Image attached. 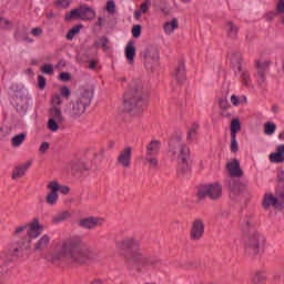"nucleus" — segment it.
Segmentation results:
<instances>
[{"mask_svg": "<svg viewBox=\"0 0 284 284\" xmlns=\"http://www.w3.org/2000/svg\"><path fill=\"white\" fill-rule=\"evenodd\" d=\"M143 87L136 84L130 88V90L124 94V110L125 112L139 114L143 112Z\"/></svg>", "mask_w": 284, "mask_h": 284, "instance_id": "3", "label": "nucleus"}, {"mask_svg": "<svg viewBox=\"0 0 284 284\" xmlns=\"http://www.w3.org/2000/svg\"><path fill=\"white\" fill-rule=\"evenodd\" d=\"M72 19H81V11L80 8L71 10L69 13L65 14V21H72Z\"/></svg>", "mask_w": 284, "mask_h": 284, "instance_id": "36", "label": "nucleus"}, {"mask_svg": "<svg viewBox=\"0 0 284 284\" xmlns=\"http://www.w3.org/2000/svg\"><path fill=\"white\" fill-rule=\"evenodd\" d=\"M241 230L244 235L257 233L256 231V221L254 220V215H246L241 221Z\"/></svg>", "mask_w": 284, "mask_h": 284, "instance_id": "17", "label": "nucleus"}, {"mask_svg": "<svg viewBox=\"0 0 284 284\" xmlns=\"http://www.w3.org/2000/svg\"><path fill=\"white\" fill-rule=\"evenodd\" d=\"M124 54L129 63L132 65L134 63V57H136V47H134L133 41H129L125 49Z\"/></svg>", "mask_w": 284, "mask_h": 284, "instance_id": "25", "label": "nucleus"}, {"mask_svg": "<svg viewBox=\"0 0 284 284\" xmlns=\"http://www.w3.org/2000/svg\"><path fill=\"white\" fill-rule=\"evenodd\" d=\"M97 17V12L88 6L80 7V20L81 21H92Z\"/></svg>", "mask_w": 284, "mask_h": 284, "instance_id": "24", "label": "nucleus"}, {"mask_svg": "<svg viewBox=\"0 0 284 284\" xmlns=\"http://www.w3.org/2000/svg\"><path fill=\"white\" fill-rule=\"evenodd\" d=\"M176 28H179V20L176 18H173L171 22L164 23V32L166 34H172Z\"/></svg>", "mask_w": 284, "mask_h": 284, "instance_id": "31", "label": "nucleus"}, {"mask_svg": "<svg viewBox=\"0 0 284 284\" xmlns=\"http://www.w3.org/2000/svg\"><path fill=\"white\" fill-rule=\"evenodd\" d=\"M13 23L12 21L0 17V30H12Z\"/></svg>", "mask_w": 284, "mask_h": 284, "instance_id": "43", "label": "nucleus"}, {"mask_svg": "<svg viewBox=\"0 0 284 284\" xmlns=\"http://www.w3.org/2000/svg\"><path fill=\"white\" fill-rule=\"evenodd\" d=\"M284 278V268H280L273 273L272 283H281Z\"/></svg>", "mask_w": 284, "mask_h": 284, "instance_id": "42", "label": "nucleus"}, {"mask_svg": "<svg viewBox=\"0 0 284 284\" xmlns=\"http://www.w3.org/2000/svg\"><path fill=\"white\" fill-rule=\"evenodd\" d=\"M27 243H28L27 245H26V242H22L21 245L10 244L8 250L2 252L1 258H3L4 261H12L14 256H17V254L19 253V250H23V247L24 250H28V247H30V240H28Z\"/></svg>", "mask_w": 284, "mask_h": 284, "instance_id": "15", "label": "nucleus"}, {"mask_svg": "<svg viewBox=\"0 0 284 284\" xmlns=\"http://www.w3.org/2000/svg\"><path fill=\"white\" fill-rule=\"evenodd\" d=\"M58 192L61 194H70V186L59 184Z\"/></svg>", "mask_w": 284, "mask_h": 284, "instance_id": "59", "label": "nucleus"}, {"mask_svg": "<svg viewBox=\"0 0 284 284\" xmlns=\"http://www.w3.org/2000/svg\"><path fill=\"white\" fill-rule=\"evenodd\" d=\"M275 153L280 154L281 156H284V144L278 145V146L276 148Z\"/></svg>", "mask_w": 284, "mask_h": 284, "instance_id": "64", "label": "nucleus"}, {"mask_svg": "<svg viewBox=\"0 0 284 284\" xmlns=\"http://www.w3.org/2000/svg\"><path fill=\"white\" fill-rule=\"evenodd\" d=\"M190 146L187 144H181L178 150V164L182 168L183 172L190 170Z\"/></svg>", "mask_w": 284, "mask_h": 284, "instance_id": "11", "label": "nucleus"}, {"mask_svg": "<svg viewBox=\"0 0 284 284\" xmlns=\"http://www.w3.org/2000/svg\"><path fill=\"white\" fill-rule=\"evenodd\" d=\"M276 11L280 13L284 12V0L278 1V3L276 4Z\"/></svg>", "mask_w": 284, "mask_h": 284, "instance_id": "63", "label": "nucleus"}, {"mask_svg": "<svg viewBox=\"0 0 284 284\" xmlns=\"http://www.w3.org/2000/svg\"><path fill=\"white\" fill-rule=\"evenodd\" d=\"M274 132H276V124L272 122L264 123V134H266L267 136H272Z\"/></svg>", "mask_w": 284, "mask_h": 284, "instance_id": "38", "label": "nucleus"}, {"mask_svg": "<svg viewBox=\"0 0 284 284\" xmlns=\"http://www.w3.org/2000/svg\"><path fill=\"white\" fill-rule=\"evenodd\" d=\"M52 108H59L63 101L61 100V94H54L51 98Z\"/></svg>", "mask_w": 284, "mask_h": 284, "instance_id": "49", "label": "nucleus"}, {"mask_svg": "<svg viewBox=\"0 0 284 284\" xmlns=\"http://www.w3.org/2000/svg\"><path fill=\"white\" fill-rule=\"evenodd\" d=\"M230 61L232 65H236L239 72L243 70V67H241V63H243V55H241V53H239L237 51L231 52Z\"/></svg>", "mask_w": 284, "mask_h": 284, "instance_id": "28", "label": "nucleus"}, {"mask_svg": "<svg viewBox=\"0 0 284 284\" xmlns=\"http://www.w3.org/2000/svg\"><path fill=\"white\" fill-rule=\"evenodd\" d=\"M49 150H50V143L49 142H43L39 148L40 154H45V152H48Z\"/></svg>", "mask_w": 284, "mask_h": 284, "instance_id": "56", "label": "nucleus"}, {"mask_svg": "<svg viewBox=\"0 0 284 284\" xmlns=\"http://www.w3.org/2000/svg\"><path fill=\"white\" fill-rule=\"evenodd\" d=\"M70 219V212L62 211L52 217L53 223H63V221H68Z\"/></svg>", "mask_w": 284, "mask_h": 284, "instance_id": "34", "label": "nucleus"}, {"mask_svg": "<svg viewBox=\"0 0 284 284\" xmlns=\"http://www.w3.org/2000/svg\"><path fill=\"white\" fill-rule=\"evenodd\" d=\"M267 277L263 272H257L252 280V284H265Z\"/></svg>", "mask_w": 284, "mask_h": 284, "instance_id": "40", "label": "nucleus"}, {"mask_svg": "<svg viewBox=\"0 0 284 284\" xmlns=\"http://www.w3.org/2000/svg\"><path fill=\"white\" fill-rule=\"evenodd\" d=\"M31 165H32V160H29L26 162V164H20L16 166L13 169L11 179H13V181H17V179H21V176H26V172L30 170Z\"/></svg>", "mask_w": 284, "mask_h": 284, "instance_id": "21", "label": "nucleus"}, {"mask_svg": "<svg viewBox=\"0 0 284 284\" xmlns=\"http://www.w3.org/2000/svg\"><path fill=\"white\" fill-rule=\"evenodd\" d=\"M94 260V253L85 245L83 237L74 235L64 240L59 252L53 254V261H69L74 265H85Z\"/></svg>", "mask_w": 284, "mask_h": 284, "instance_id": "1", "label": "nucleus"}, {"mask_svg": "<svg viewBox=\"0 0 284 284\" xmlns=\"http://www.w3.org/2000/svg\"><path fill=\"white\" fill-rule=\"evenodd\" d=\"M272 62H270L268 60H257L255 61V67H256V70H257V84L260 87H263L265 84V81H266V78H265V74L270 68V64Z\"/></svg>", "mask_w": 284, "mask_h": 284, "instance_id": "16", "label": "nucleus"}, {"mask_svg": "<svg viewBox=\"0 0 284 284\" xmlns=\"http://www.w3.org/2000/svg\"><path fill=\"white\" fill-rule=\"evenodd\" d=\"M28 133H19L11 139L12 148H21L23 141H26Z\"/></svg>", "mask_w": 284, "mask_h": 284, "instance_id": "30", "label": "nucleus"}, {"mask_svg": "<svg viewBox=\"0 0 284 284\" xmlns=\"http://www.w3.org/2000/svg\"><path fill=\"white\" fill-rule=\"evenodd\" d=\"M231 103L235 106H239V105H241V100H239V97L233 94V95H231Z\"/></svg>", "mask_w": 284, "mask_h": 284, "instance_id": "62", "label": "nucleus"}, {"mask_svg": "<svg viewBox=\"0 0 284 284\" xmlns=\"http://www.w3.org/2000/svg\"><path fill=\"white\" fill-rule=\"evenodd\" d=\"M108 43H110V39L108 37L102 36L99 41H95V45H101L102 50L108 51L110 50V47H108Z\"/></svg>", "mask_w": 284, "mask_h": 284, "instance_id": "44", "label": "nucleus"}, {"mask_svg": "<svg viewBox=\"0 0 284 284\" xmlns=\"http://www.w3.org/2000/svg\"><path fill=\"white\" fill-rule=\"evenodd\" d=\"M78 225L82 230H97V227H103L105 225V219L101 216H88L80 219Z\"/></svg>", "mask_w": 284, "mask_h": 284, "instance_id": "9", "label": "nucleus"}, {"mask_svg": "<svg viewBox=\"0 0 284 284\" xmlns=\"http://www.w3.org/2000/svg\"><path fill=\"white\" fill-rule=\"evenodd\" d=\"M161 152V142L158 140H152L148 145H146V153L145 155L148 156H156Z\"/></svg>", "mask_w": 284, "mask_h": 284, "instance_id": "26", "label": "nucleus"}, {"mask_svg": "<svg viewBox=\"0 0 284 284\" xmlns=\"http://www.w3.org/2000/svg\"><path fill=\"white\" fill-rule=\"evenodd\" d=\"M24 232H27V236L29 239H39V236H41V234L43 233V225H40L39 219H33V221L29 224H23L16 227L13 231V235L21 236V234H23Z\"/></svg>", "mask_w": 284, "mask_h": 284, "instance_id": "7", "label": "nucleus"}, {"mask_svg": "<svg viewBox=\"0 0 284 284\" xmlns=\"http://www.w3.org/2000/svg\"><path fill=\"white\" fill-rule=\"evenodd\" d=\"M105 10L111 17H114V14H116V2H114V0L106 1Z\"/></svg>", "mask_w": 284, "mask_h": 284, "instance_id": "39", "label": "nucleus"}, {"mask_svg": "<svg viewBox=\"0 0 284 284\" xmlns=\"http://www.w3.org/2000/svg\"><path fill=\"white\" fill-rule=\"evenodd\" d=\"M150 6H152V2L150 0H145L141 6H140V11L142 14H145L148 10H150Z\"/></svg>", "mask_w": 284, "mask_h": 284, "instance_id": "52", "label": "nucleus"}, {"mask_svg": "<svg viewBox=\"0 0 284 284\" xmlns=\"http://www.w3.org/2000/svg\"><path fill=\"white\" fill-rule=\"evenodd\" d=\"M70 94H72V91H70L68 87H62L60 89V97H63L64 99H70Z\"/></svg>", "mask_w": 284, "mask_h": 284, "instance_id": "53", "label": "nucleus"}, {"mask_svg": "<svg viewBox=\"0 0 284 284\" xmlns=\"http://www.w3.org/2000/svg\"><path fill=\"white\" fill-rule=\"evenodd\" d=\"M69 168H70L71 174L78 178L83 176L85 172H90V165L85 163V161L83 160H72L69 163Z\"/></svg>", "mask_w": 284, "mask_h": 284, "instance_id": "12", "label": "nucleus"}, {"mask_svg": "<svg viewBox=\"0 0 284 284\" xmlns=\"http://www.w3.org/2000/svg\"><path fill=\"white\" fill-rule=\"evenodd\" d=\"M42 74H54V65L47 63L40 68Z\"/></svg>", "mask_w": 284, "mask_h": 284, "instance_id": "47", "label": "nucleus"}, {"mask_svg": "<svg viewBox=\"0 0 284 284\" xmlns=\"http://www.w3.org/2000/svg\"><path fill=\"white\" fill-rule=\"evenodd\" d=\"M205 234V223L201 217L195 219L190 229L191 241H201Z\"/></svg>", "mask_w": 284, "mask_h": 284, "instance_id": "10", "label": "nucleus"}, {"mask_svg": "<svg viewBox=\"0 0 284 284\" xmlns=\"http://www.w3.org/2000/svg\"><path fill=\"white\" fill-rule=\"evenodd\" d=\"M141 30H142L141 24L133 26L131 32H132L134 39H139V37H141Z\"/></svg>", "mask_w": 284, "mask_h": 284, "instance_id": "51", "label": "nucleus"}, {"mask_svg": "<svg viewBox=\"0 0 284 284\" xmlns=\"http://www.w3.org/2000/svg\"><path fill=\"white\" fill-rule=\"evenodd\" d=\"M199 199H211V201H219L223 196V186L219 183L204 185L197 190Z\"/></svg>", "mask_w": 284, "mask_h": 284, "instance_id": "8", "label": "nucleus"}, {"mask_svg": "<svg viewBox=\"0 0 284 284\" xmlns=\"http://www.w3.org/2000/svg\"><path fill=\"white\" fill-rule=\"evenodd\" d=\"M50 243V235L44 234L36 244L34 250L36 252H39L41 250H45Z\"/></svg>", "mask_w": 284, "mask_h": 284, "instance_id": "29", "label": "nucleus"}, {"mask_svg": "<svg viewBox=\"0 0 284 284\" xmlns=\"http://www.w3.org/2000/svg\"><path fill=\"white\" fill-rule=\"evenodd\" d=\"M142 161L144 165H149V170H156V168H159V159H156V155L142 156Z\"/></svg>", "mask_w": 284, "mask_h": 284, "instance_id": "27", "label": "nucleus"}, {"mask_svg": "<svg viewBox=\"0 0 284 284\" xmlns=\"http://www.w3.org/2000/svg\"><path fill=\"white\" fill-rule=\"evenodd\" d=\"M50 114L52 116L51 119H54L55 121H58V123H63V112L61 111V109H59V106H52L50 110Z\"/></svg>", "mask_w": 284, "mask_h": 284, "instance_id": "32", "label": "nucleus"}, {"mask_svg": "<svg viewBox=\"0 0 284 284\" xmlns=\"http://www.w3.org/2000/svg\"><path fill=\"white\" fill-rule=\"evenodd\" d=\"M81 28H83V24H77L72 29H70L67 33L68 41H72V39H74V37H77L79 32H81Z\"/></svg>", "mask_w": 284, "mask_h": 284, "instance_id": "35", "label": "nucleus"}, {"mask_svg": "<svg viewBox=\"0 0 284 284\" xmlns=\"http://www.w3.org/2000/svg\"><path fill=\"white\" fill-rule=\"evenodd\" d=\"M92 99H94V89L83 90L80 97L75 101L71 102L69 116L71 119H80V116H83V114H85V110L90 108Z\"/></svg>", "mask_w": 284, "mask_h": 284, "instance_id": "4", "label": "nucleus"}, {"mask_svg": "<svg viewBox=\"0 0 284 284\" xmlns=\"http://www.w3.org/2000/svg\"><path fill=\"white\" fill-rule=\"evenodd\" d=\"M59 123H63V122H59L55 119H49L48 121V128L51 132H58L59 131Z\"/></svg>", "mask_w": 284, "mask_h": 284, "instance_id": "45", "label": "nucleus"}, {"mask_svg": "<svg viewBox=\"0 0 284 284\" xmlns=\"http://www.w3.org/2000/svg\"><path fill=\"white\" fill-rule=\"evenodd\" d=\"M45 83H47L45 77L38 75V88H39V90H45Z\"/></svg>", "mask_w": 284, "mask_h": 284, "instance_id": "54", "label": "nucleus"}, {"mask_svg": "<svg viewBox=\"0 0 284 284\" xmlns=\"http://www.w3.org/2000/svg\"><path fill=\"white\" fill-rule=\"evenodd\" d=\"M58 8H70V2L68 0H57Z\"/></svg>", "mask_w": 284, "mask_h": 284, "instance_id": "58", "label": "nucleus"}, {"mask_svg": "<svg viewBox=\"0 0 284 284\" xmlns=\"http://www.w3.org/2000/svg\"><path fill=\"white\" fill-rule=\"evenodd\" d=\"M105 23H108V20L105 19V17L98 18L97 26H99V28H103V26H105Z\"/></svg>", "mask_w": 284, "mask_h": 284, "instance_id": "61", "label": "nucleus"}, {"mask_svg": "<svg viewBox=\"0 0 284 284\" xmlns=\"http://www.w3.org/2000/svg\"><path fill=\"white\" fill-rule=\"evenodd\" d=\"M224 30L229 39L236 41L239 39V26H236L233 21H227L224 26Z\"/></svg>", "mask_w": 284, "mask_h": 284, "instance_id": "23", "label": "nucleus"}, {"mask_svg": "<svg viewBox=\"0 0 284 284\" xmlns=\"http://www.w3.org/2000/svg\"><path fill=\"white\" fill-rule=\"evenodd\" d=\"M226 170L233 179L243 178V170L241 169V162L237 159H233L231 162L226 163Z\"/></svg>", "mask_w": 284, "mask_h": 284, "instance_id": "18", "label": "nucleus"}, {"mask_svg": "<svg viewBox=\"0 0 284 284\" xmlns=\"http://www.w3.org/2000/svg\"><path fill=\"white\" fill-rule=\"evenodd\" d=\"M196 130H199V124H193L189 131H187V136H186V141H194V139H196Z\"/></svg>", "mask_w": 284, "mask_h": 284, "instance_id": "41", "label": "nucleus"}, {"mask_svg": "<svg viewBox=\"0 0 284 284\" xmlns=\"http://www.w3.org/2000/svg\"><path fill=\"white\" fill-rule=\"evenodd\" d=\"M141 59H143L144 68L148 72H154L159 68V49L154 45H148L140 52Z\"/></svg>", "mask_w": 284, "mask_h": 284, "instance_id": "5", "label": "nucleus"}, {"mask_svg": "<svg viewBox=\"0 0 284 284\" xmlns=\"http://www.w3.org/2000/svg\"><path fill=\"white\" fill-rule=\"evenodd\" d=\"M271 163H284V156L280 153L273 152L270 154Z\"/></svg>", "mask_w": 284, "mask_h": 284, "instance_id": "46", "label": "nucleus"}, {"mask_svg": "<svg viewBox=\"0 0 284 284\" xmlns=\"http://www.w3.org/2000/svg\"><path fill=\"white\" fill-rule=\"evenodd\" d=\"M118 165H121L124 170H130L132 166V146H125L120 151L118 159Z\"/></svg>", "mask_w": 284, "mask_h": 284, "instance_id": "13", "label": "nucleus"}, {"mask_svg": "<svg viewBox=\"0 0 284 284\" xmlns=\"http://www.w3.org/2000/svg\"><path fill=\"white\" fill-rule=\"evenodd\" d=\"M30 101V95L28 93H21L17 95V105L22 108H28Z\"/></svg>", "mask_w": 284, "mask_h": 284, "instance_id": "33", "label": "nucleus"}, {"mask_svg": "<svg viewBox=\"0 0 284 284\" xmlns=\"http://www.w3.org/2000/svg\"><path fill=\"white\" fill-rule=\"evenodd\" d=\"M241 130V121L239 119H234L231 122V136H236V133Z\"/></svg>", "mask_w": 284, "mask_h": 284, "instance_id": "37", "label": "nucleus"}, {"mask_svg": "<svg viewBox=\"0 0 284 284\" xmlns=\"http://www.w3.org/2000/svg\"><path fill=\"white\" fill-rule=\"evenodd\" d=\"M47 190L50 191L45 196L47 205H50V206L57 205V203H59V182L57 181L49 182V184L47 185Z\"/></svg>", "mask_w": 284, "mask_h": 284, "instance_id": "14", "label": "nucleus"}, {"mask_svg": "<svg viewBox=\"0 0 284 284\" xmlns=\"http://www.w3.org/2000/svg\"><path fill=\"white\" fill-rule=\"evenodd\" d=\"M116 247L121 250V254L129 263H135L146 270H156L161 267L163 261L154 255L143 254L141 241L134 236H125L116 243Z\"/></svg>", "mask_w": 284, "mask_h": 284, "instance_id": "2", "label": "nucleus"}, {"mask_svg": "<svg viewBox=\"0 0 284 284\" xmlns=\"http://www.w3.org/2000/svg\"><path fill=\"white\" fill-rule=\"evenodd\" d=\"M172 77L176 83L185 82V62H179L178 67L172 72Z\"/></svg>", "mask_w": 284, "mask_h": 284, "instance_id": "22", "label": "nucleus"}, {"mask_svg": "<svg viewBox=\"0 0 284 284\" xmlns=\"http://www.w3.org/2000/svg\"><path fill=\"white\" fill-rule=\"evenodd\" d=\"M31 34H33V37H41L43 34V29H41V28H33L31 30Z\"/></svg>", "mask_w": 284, "mask_h": 284, "instance_id": "60", "label": "nucleus"}, {"mask_svg": "<svg viewBox=\"0 0 284 284\" xmlns=\"http://www.w3.org/2000/svg\"><path fill=\"white\" fill-rule=\"evenodd\" d=\"M241 79L243 85H245L246 88H250V85H252V78H250V73H247L246 71L242 72Z\"/></svg>", "mask_w": 284, "mask_h": 284, "instance_id": "48", "label": "nucleus"}, {"mask_svg": "<svg viewBox=\"0 0 284 284\" xmlns=\"http://www.w3.org/2000/svg\"><path fill=\"white\" fill-rule=\"evenodd\" d=\"M262 206L264 207V210H270V207H272V206L273 207H284L281 205V195L278 196V199H276L271 193L264 195Z\"/></svg>", "mask_w": 284, "mask_h": 284, "instance_id": "20", "label": "nucleus"}, {"mask_svg": "<svg viewBox=\"0 0 284 284\" xmlns=\"http://www.w3.org/2000/svg\"><path fill=\"white\" fill-rule=\"evenodd\" d=\"M231 152H233V154L239 152V142H236V135H231Z\"/></svg>", "mask_w": 284, "mask_h": 284, "instance_id": "50", "label": "nucleus"}, {"mask_svg": "<svg viewBox=\"0 0 284 284\" xmlns=\"http://www.w3.org/2000/svg\"><path fill=\"white\" fill-rule=\"evenodd\" d=\"M219 105L222 110H227L230 108V102L226 99H220Z\"/></svg>", "mask_w": 284, "mask_h": 284, "instance_id": "57", "label": "nucleus"}, {"mask_svg": "<svg viewBox=\"0 0 284 284\" xmlns=\"http://www.w3.org/2000/svg\"><path fill=\"white\" fill-rule=\"evenodd\" d=\"M59 79L60 81L68 82L70 81V79H72V74H70L69 72H61L59 74Z\"/></svg>", "mask_w": 284, "mask_h": 284, "instance_id": "55", "label": "nucleus"}, {"mask_svg": "<svg viewBox=\"0 0 284 284\" xmlns=\"http://www.w3.org/2000/svg\"><path fill=\"white\" fill-rule=\"evenodd\" d=\"M261 241L263 235L257 233H248L244 235V253L246 256L254 258L261 252Z\"/></svg>", "mask_w": 284, "mask_h": 284, "instance_id": "6", "label": "nucleus"}, {"mask_svg": "<svg viewBox=\"0 0 284 284\" xmlns=\"http://www.w3.org/2000/svg\"><path fill=\"white\" fill-rule=\"evenodd\" d=\"M229 187L231 191V196L234 199L235 196H239V194H242V192L245 190L246 185L245 183L241 182V180L231 179L229 181Z\"/></svg>", "mask_w": 284, "mask_h": 284, "instance_id": "19", "label": "nucleus"}]
</instances>
